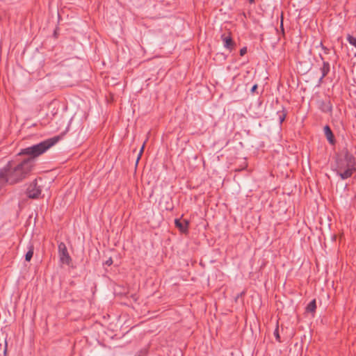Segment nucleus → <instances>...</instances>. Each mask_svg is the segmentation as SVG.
<instances>
[{"mask_svg": "<svg viewBox=\"0 0 356 356\" xmlns=\"http://www.w3.org/2000/svg\"><path fill=\"white\" fill-rule=\"evenodd\" d=\"M33 168L32 159L16 158L0 170V186L14 184L23 180Z\"/></svg>", "mask_w": 356, "mask_h": 356, "instance_id": "1", "label": "nucleus"}, {"mask_svg": "<svg viewBox=\"0 0 356 356\" xmlns=\"http://www.w3.org/2000/svg\"><path fill=\"white\" fill-rule=\"evenodd\" d=\"M61 137L59 136H54L52 138L44 140L36 145H33L31 147H28L26 148L22 149L21 152L18 154V156H21L23 155L29 156L28 159H33V166L34 165V159L35 158L39 156L40 155L44 153L47 149L50 147L56 145L60 140Z\"/></svg>", "mask_w": 356, "mask_h": 356, "instance_id": "2", "label": "nucleus"}, {"mask_svg": "<svg viewBox=\"0 0 356 356\" xmlns=\"http://www.w3.org/2000/svg\"><path fill=\"white\" fill-rule=\"evenodd\" d=\"M355 157L352 154L346 153L343 157L339 158L337 160V173L342 179H348L355 171Z\"/></svg>", "mask_w": 356, "mask_h": 356, "instance_id": "3", "label": "nucleus"}, {"mask_svg": "<svg viewBox=\"0 0 356 356\" xmlns=\"http://www.w3.org/2000/svg\"><path fill=\"white\" fill-rule=\"evenodd\" d=\"M40 186H38L36 181L30 184L26 189V194L29 198L36 199L38 198L41 194Z\"/></svg>", "mask_w": 356, "mask_h": 356, "instance_id": "4", "label": "nucleus"}, {"mask_svg": "<svg viewBox=\"0 0 356 356\" xmlns=\"http://www.w3.org/2000/svg\"><path fill=\"white\" fill-rule=\"evenodd\" d=\"M58 254L61 263L65 264H70L71 261V257L67 252L65 244L63 242L58 244Z\"/></svg>", "mask_w": 356, "mask_h": 356, "instance_id": "5", "label": "nucleus"}, {"mask_svg": "<svg viewBox=\"0 0 356 356\" xmlns=\"http://www.w3.org/2000/svg\"><path fill=\"white\" fill-rule=\"evenodd\" d=\"M318 108L323 113H332V104L329 99L321 100L318 102Z\"/></svg>", "mask_w": 356, "mask_h": 356, "instance_id": "6", "label": "nucleus"}, {"mask_svg": "<svg viewBox=\"0 0 356 356\" xmlns=\"http://www.w3.org/2000/svg\"><path fill=\"white\" fill-rule=\"evenodd\" d=\"M175 225L181 233H188L189 226V221L188 220L183 219L181 220L180 219L177 218L175 220Z\"/></svg>", "mask_w": 356, "mask_h": 356, "instance_id": "7", "label": "nucleus"}, {"mask_svg": "<svg viewBox=\"0 0 356 356\" xmlns=\"http://www.w3.org/2000/svg\"><path fill=\"white\" fill-rule=\"evenodd\" d=\"M221 39L224 43V47L226 49L232 50L234 47L235 43L233 41V40L230 35V33H228L227 35H226L225 33L222 34L221 35Z\"/></svg>", "mask_w": 356, "mask_h": 356, "instance_id": "8", "label": "nucleus"}, {"mask_svg": "<svg viewBox=\"0 0 356 356\" xmlns=\"http://www.w3.org/2000/svg\"><path fill=\"white\" fill-rule=\"evenodd\" d=\"M321 60H323V66L321 67V73H322V75L320 78V81H321V80L325 77L327 74L329 73L330 72V63L327 61H324L323 60V58L322 56H320Z\"/></svg>", "mask_w": 356, "mask_h": 356, "instance_id": "9", "label": "nucleus"}, {"mask_svg": "<svg viewBox=\"0 0 356 356\" xmlns=\"http://www.w3.org/2000/svg\"><path fill=\"white\" fill-rule=\"evenodd\" d=\"M324 133H325V135L327 140L330 142V143L334 144V137L333 133L329 126L326 125L324 127Z\"/></svg>", "mask_w": 356, "mask_h": 356, "instance_id": "10", "label": "nucleus"}, {"mask_svg": "<svg viewBox=\"0 0 356 356\" xmlns=\"http://www.w3.org/2000/svg\"><path fill=\"white\" fill-rule=\"evenodd\" d=\"M33 251H34L33 245L30 243L28 245V251H27L26 254H25V260L26 261H31V259L33 255Z\"/></svg>", "mask_w": 356, "mask_h": 356, "instance_id": "11", "label": "nucleus"}, {"mask_svg": "<svg viewBox=\"0 0 356 356\" xmlns=\"http://www.w3.org/2000/svg\"><path fill=\"white\" fill-rule=\"evenodd\" d=\"M316 309V300H312L307 306L306 310L307 312H315Z\"/></svg>", "mask_w": 356, "mask_h": 356, "instance_id": "12", "label": "nucleus"}, {"mask_svg": "<svg viewBox=\"0 0 356 356\" xmlns=\"http://www.w3.org/2000/svg\"><path fill=\"white\" fill-rule=\"evenodd\" d=\"M277 115H278L280 123L282 124L286 118V113L284 111V110L283 108L282 111H277Z\"/></svg>", "mask_w": 356, "mask_h": 356, "instance_id": "13", "label": "nucleus"}, {"mask_svg": "<svg viewBox=\"0 0 356 356\" xmlns=\"http://www.w3.org/2000/svg\"><path fill=\"white\" fill-rule=\"evenodd\" d=\"M347 40L348 41V42L353 45L355 47H356V38H354L353 36L350 35H348V37H347Z\"/></svg>", "mask_w": 356, "mask_h": 356, "instance_id": "14", "label": "nucleus"}, {"mask_svg": "<svg viewBox=\"0 0 356 356\" xmlns=\"http://www.w3.org/2000/svg\"><path fill=\"white\" fill-rule=\"evenodd\" d=\"M274 336H275L276 340L278 342H281V339H280V334H279V326H278V325H277L276 328H275V330L274 331Z\"/></svg>", "mask_w": 356, "mask_h": 356, "instance_id": "15", "label": "nucleus"}, {"mask_svg": "<svg viewBox=\"0 0 356 356\" xmlns=\"http://www.w3.org/2000/svg\"><path fill=\"white\" fill-rule=\"evenodd\" d=\"M144 147H145V143L143 145L142 147L140 148V152H139L138 156L137 162L140 159V156H141V155H142V154L143 152Z\"/></svg>", "mask_w": 356, "mask_h": 356, "instance_id": "16", "label": "nucleus"}, {"mask_svg": "<svg viewBox=\"0 0 356 356\" xmlns=\"http://www.w3.org/2000/svg\"><path fill=\"white\" fill-rule=\"evenodd\" d=\"M246 53H247V48L246 47H243L242 49H241V50H240V55L241 56H244Z\"/></svg>", "mask_w": 356, "mask_h": 356, "instance_id": "17", "label": "nucleus"}, {"mask_svg": "<svg viewBox=\"0 0 356 356\" xmlns=\"http://www.w3.org/2000/svg\"><path fill=\"white\" fill-rule=\"evenodd\" d=\"M257 84H254V85L252 87V88H251L250 91H251V92H252V93H253V92H254L256 91V90H257Z\"/></svg>", "mask_w": 356, "mask_h": 356, "instance_id": "18", "label": "nucleus"}, {"mask_svg": "<svg viewBox=\"0 0 356 356\" xmlns=\"http://www.w3.org/2000/svg\"><path fill=\"white\" fill-rule=\"evenodd\" d=\"M322 47H323V49L324 50V52L325 54H329V51H330L329 49H327V47H325L324 46H323Z\"/></svg>", "mask_w": 356, "mask_h": 356, "instance_id": "19", "label": "nucleus"}, {"mask_svg": "<svg viewBox=\"0 0 356 356\" xmlns=\"http://www.w3.org/2000/svg\"><path fill=\"white\" fill-rule=\"evenodd\" d=\"M112 262H113L112 259H110L109 260L106 261V264L109 266L112 264Z\"/></svg>", "mask_w": 356, "mask_h": 356, "instance_id": "20", "label": "nucleus"}, {"mask_svg": "<svg viewBox=\"0 0 356 356\" xmlns=\"http://www.w3.org/2000/svg\"><path fill=\"white\" fill-rule=\"evenodd\" d=\"M281 29H282V32H284V28H283V22H282V21L281 22Z\"/></svg>", "mask_w": 356, "mask_h": 356, "instance_id": "21", "label": "nucleus"}, {"mask_svg": "<svg viewBox=\"0 0 356 356\" xmlns=\"http://www.w3.org/2000/svg\"><path fill=\"white\" fill-rule=\"evenodd\" d=\"M254 0H249L250 3H253Z\"/></svg>", "mask_w": 356, "mask_h": 356, "instance_id": "22", "label": "nucleus"}]
</instances>
